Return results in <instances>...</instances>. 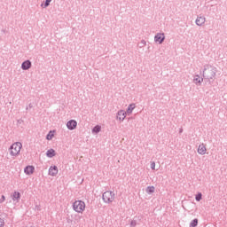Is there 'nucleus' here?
Returning <instances> with one entry per match:
<instances>
[{
  "mask_svg": "<svg viewBox=\"0 0 227 227\" xmlns=\"http://www.w3.org/2000/svg\"><path fill=\"white\" fill-rule=\"evenodd\" d=\"M73 210L76 212V214H84L86 210V202L81 200H76L73 202Z\"/></svg>",
  "mask_w": 227,
  "mask_h": 227,
  "instance_id": "obj_1",
  "label": "nucleus"
},
{
  "mask_svg": "<svg viewBox=\"0 0 227 227\" xmlns=\"http://www.w3.org/2000/svg\"><path fill=\"white\" fill-rule=\"evenodd\" d=\"M22 150V143L15 142L9 148V153L12 157H19L20 151Z\"/></svg>",
  "mask_w": 227,
  "mask_h": 227,
  "instance_id": "obj_2",
  "label": "nucleus"
},
{
  "mask_svg": "<svg viewBox=\"0 0 227 227\" xmlns=\"http://www.w3.org/2000/svg\"><path fill=\"white\" fill-rule=\"evenodd\" d=\"M115 197L116 195L111 191H106L102 195L104 203H113Z\"/></svg>",
  "mask_w": 227,
  "mask_h": 227,
  "instance_id": "obj_3",
  "label": "nucleus"
},
{
  "mask_svg": "<svg viewBox=\"0 0 227 227\" xmlns=\"http://www.w3.org/2000/svg\"><path fill=\"white\" fill-rule=\"evenodd\" d=\"M24 173L30 176V175H33V173H35V167L31 165L27 166L24 168Z\"/></svg>",
  "mask_w": 227,
  "mask_h": 227,
  "instance_id": "obj_4",
  "label": "nucleus"
},
{
  "mask_svg": "<svg viewBox=\"0 0 227 227\" xmlns=\"http://www.w3.org/2000/svg\"><path fill=\"white\" fill-rule=\"evenodd\" d=\"M125 118H127V113L123 110H120L117 113V120H120V121H123V120H125Z\"/></svg>",
  "mask_w": 227,
  "mask_h": 227,
  "instance_id": "obj_5",
  "label": "nucleus"
},
{
  "mask_svg": "<svg viewBox=\"0 0 227 227\" xmlns=\"http://www.w3.org/2000/svg\"><path fill=\"white\" fill-rule=\"evenodd\" d=\"M198 153L200 155H205L207 153V146H205V144H200L198 147Z\"/></svg>",
  "mask_w": 227,
  "mask_h": 227,
  "instance_id": "obj_6",
  "label": "nucleus"
},
{
  "mask_svg": "<svg viewBox=\"0 0 227 227\" xmlns=\"http://www.w3.org/2000/svg\"><path fill=\"white\" fill-rule=\"evenodd\" d=\"M67 127L69 129V130H74V129L77 127V121L71 120L67 123Z\"/></svg>",
  "mask_w": 227,
  "mask_h": 227,
  "instance_id": "obj_7",
  "label": "nucleus"
},
{
  "mask_svg": "<svg viewBox=\"0 0 227 227\" xmlns=\"http://www.w3.org/2000/svg\"><path fill=\"white\" fill-rule=\"evenodd\" d=\"M165 38L166 37L164 36V34H157L154 37V41L157 42L158 43H162Z\"/></svg>",
  "mask_w": 227,
  "mask_h": 227,
  "instance_id": "obj_8",
  "label": "nucleus"
},
{
  "mask_svg": "<svg viewBox=\"0 0 227 227\" xmlns=\"http://www.w3.org/2000/svg\"><path fill=\"white\" fill-rule=\"evenodd\" d=\"M58 167H51L49 169V175H51V176H56V175H58Z\"/></svg>",
  "mask_w": 227,
  "mask_h": 227,
  "instance_id": "obj_9",
  "label": "nucleus"
},
{
  "mask_svg": "<svg viewBox=\"0 0 227 227\" xmlns=\"http://www.w3.org/2000/svg\"><path fill=\"white\" fill-rule=\"evenodd\" d=\"M21 67L23 70H29L31 68V61L26 60L22 63Z\"/></svg>",
  "mask_w": 227,
  "mask_h": 227,
  "instance_id": "obj_10",
  "label": "nucleus"
},
{
  "mask_svg": "<svg viewBox=\"0 0 227 227\" xmlns=\"http://www.w3.org/2000/svg\"><path fill=\"white\" fill-rule=\"evenodd\" d=\"M12 200L16 201L17 203H19V201H20V192H14L12 193Z\"/></svg>",
  "mask_w": 227,
  "mask_h": 227,
  "instance_id": "obj_11",
  "label": "nucleus"
},
{
  "mask_svg": "<svg viewBox=\"0 0 227 227\" xmlns=\"http://www.w3.org/2000/svg\"><path fill=\"white\" fill-rule=\"evenodd\" d=\"M134 109H136V105L134 104L129 105L126 111V114H132V112L134 111Z\"/></svg>",
  "mask_w": 227,
  "mask_h": 227,
  "instance_id": "obj_12",
  "label": "nucleus"
},
{
  "mask_svg": "<svg viewBox=\"0 0 227 227\" xmlns=\"http://www.w3.org/2000/svg\"><path fill=\"white\" fill-rule=\"evenodd\" d=\"M46 155H47V157L51 159V157L56 156V151H54V149H50V150L47 151Z\"/></svg>",
  "mask_w": 227,
  "mask_h": 227,
  "instance_id": "obj_13",
  "label": "nucleus"
},
{
  "mask_svg": "<svg viewBox=\"0 0 227 227\" xmlns=\"http://www.w3.org/2000/svg\"><path fill=\"white\" fill-rule=\"evenodd\" d=\"M196 24L197 26H203V24H205V17H199L196 20Z\"/></svg>",
  "mask_w": 227,
  "mask_h": 227,
  "instance_id": "obj_14",
  "label": "nucleus"
},
{
  "mask_svg": "<svg viewBox=\"0 0 227 227\" xmlns=\"http://www.w3.org/2000/svg\"><path fill=\"white\" fill-rule=\"evenodd\" d=\"M153 192H155V186H148L146 188L147 194H153Z\"/></svg>",
  "mask_w": 227,
  "mask_h": 227,
  "instance_id": "obj_15",
  "label": "nucleus"
},
{
  "mask_svg": "<svg viewBox=\"0 0 227 227\" xmlns=\"http://www.w3.org/2000/svg\"><path fill=\"white\" fill-rule=\"evenodd\" d=\"M193 81L195 84H201V82H203V78H200V76H196Z\"/></svg>",
  "mask_w": 227,
  "mask_h": 227,
  "instance_id": "obj_16",
  "label": "nucleus"
},
{
  "mask_svg": "<svg viewBox=\"0 0 227 227\" xmlns=\"http://www.w3.org/2000/svg\"><path fill=\"white\" fill-rule=\"evenodd\" d=\"M54 133H55V131H50L49 134L46 137V139L48 141H51L52 139V137H54Z\"/></svg>",
  "mask_w": 227,
  "mask_h": 227,
  "instance_id": "obj_17",
  "label": "nucleus"
},
{
  "mask_svg": "<svg viewBox=\"0 0 227 227\" xmlns=\"http://www.w3.org/2000/svg\"><path fill=\"white\" fill-rule=\"evenodd\" d=\"M198 226V218H195L193 221L191 222L190 227H197Z\"/></svg>",
  "mask_w": 227,
  "mask_h": 227,
  "instance_id": "obj_18",
  "label": "nucleus"
},
{
  "mask_svg": "<svg viewBox=\"0 0 227 227\" xmlns=\"http://www.w3.org/2000/svg\"><path fill=\"white\" fill-rule=\"evenodd\" d=\"M100 130H101L100 126H96V127H94V129H93V132H96V134L98 133Z\"/></svg>",
  "mask_w": 227,
  "mask_h": 227,
  "instance_id": "obj_19",
  "label": "nucleus"
},
{
  "mask_svg": "<svg viewBox=\"0 0 227 227\" xmlns=\"http://www.w3.org/2000/svg\"><path fill=\"white\" fill-rule=\"evenodd\" d=\"M202 195L201 193H198L195 197L196 201H201Z\"/></svg>",
  "mask_w": 227,
  "mask_h": 227,
  "instance_id": "obj_20",
  "label": "nucleus"
},
{
  "mask_svg": "<svg viewBox=\"0 0 227 227\" xmlns=\"http://www.w3.org/2000/svg\"><path fill=\"white\" fill-rule=\"evenodd\" d=\"M0 227H4V218L0 217Z\"/></svg>",
  "mask_w": 227,
  "mask_h": 227,
  "instance_id": "obj_21",
  "label": "nucleus"
},
{
  "mask_svg": "<svg viewBox=\"0 0 227 227\" xmlns=\"http://www.w3.org/2000/svg\"><path fill=\"white\" fill-rule=\"evenodd\" d=\"M4 201H6V197L4 195H2L0 198V203H3Z\"/></svg>",
  "mask_w": 227,
  "mask_h": 227,
  "instance_id": "obj_22",
  "label": "nucleus"
},
{
  "mask_svg": "<svg viewBox=\"0 0 227 227\" xmlns=\"http://www.w3.org/2000/svg\"><path fill=\"white\" fill-rule=\"evenodd\" d=\"M51 1H52V0H46V2L44 4V8H47V6H49V4H51Z\"/></svg>",
  "mask_w": 227,
  "mask_h": 227,
  "instance_id": "obj_23",
  "label": "nucleus"
},
{
  "mask_svg": "<svg viewBox=\"0 0 227 227\" xmlns=\"http://www.w3.org/2000/svg\"><path fill=\"white\" fill-rule=\"evenodd\" d=\"M151 168H152V169H155V161H153L151 163Z\"/></svg>",
  "mask_w": 227,
  "mask_h": 227,
  "instance_id": "obj_24",
  "label": "nucleus"
}]
</instances>
